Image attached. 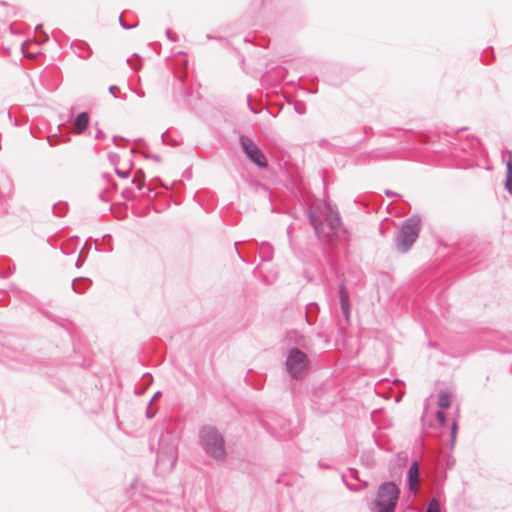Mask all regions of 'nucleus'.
I'll return each mask as SVG.
<instances>
[{
	"mask_svg": "<svg viewBox=\"0 0 512 512\" xmlns=\"http://www.w3.org/2000/svg\"><path fill=\"white\" fill-rule=\"evenodd\" d=\"M295 111L302 115V114H305L306 113V106L304 103H300V104H297L295 105Z\"/></svg>",
	"mask_w": 512,
	"mask_h": 512,
	"instance_id": "obj_32",
	"label": "nucleus"
},
{
	"mask_svg": "<svg viewBox=\"0 0 512 512\" xmlns=\"http://www.w3.org/2000/svg\"><path fill=\"white\" fill-rule=\"evenodd\" d=\"M111 240H112V236H111L110 234H105V235L103 236V238H102V242H103V244H107V245H110ZM105 251H106V252H110V251H112V247H111V246H109V248H108V249H106Z\"/></svg>",
	"mask_w": 512,
	"mask_h": 512,
	"instance_id": "obj_30",
	"label": "nucleus"
},
{
	"mask_svg": "<svg viewBox=\"0 0 512 512\" xmlns=\"http://www.w3.org/2000/svg\"><path fill=\"white\" fill-rule=\"evenodd\" d=\"M115 173L120 178H128L130 175V170H121V169L115 168Z\"/></svg>",
	"mask_w": 512,
	"mask_h": 512,
	"instance_id": "obj_29",
	"label": "nucleus"
},
{
	"mask_svg": "<svg viewBox=\"0 0 512 512\" xmlns=\"http://www.w3.org/2000/svg\"><path fill=\"white\" fill-rule=\"evenodd\" d=\"M258 253L262 262L271 261L274 255V248L269 242H261L258 245Z\"/></svg>",
	"mask_w": 512,
	"mask_h": 512,
	"instance_id": "obj_13",
	"label": "nucleus"
},
{
	"mask_svg": "<svg viewBox=\"0 0 512 512\" xmlns=\"http://www.w3.org/2000/svg\"><path fill=\"white\" fill-rule=\"evenodd\" d=\"M161 394H162V392H161V391H157V392H155V393H154V395H153V397H152V399H151V400H150V402H149V405H152L153 400H155V399H157L158 397H160V396H161Z\"/></svg>",
	"mask_w": 512,
	"mask_h": 512,
	"instance_id": "obj_42",
	"label": "nucleus"
},
{
	"mask_svg": "<svg viewBox=\"0 0 512 512\" xmlns=\"http://www.w3.org/2000/svg\"><path fill=\"white\" fill-rule=\"evenodd\" d=\"M167 132L168 131H165L164 133H162L161 135V139H162V142L164 144H169V145H172V146H176V145H179L180 143L176 140H170V138L168 137L167 135Z\"/></svg>",
	"mask_w": 512,
	"mask_h": 512,
	"instance_id": "obj_23",
	"label": "nucleus"
},
{
	"mask_svg": "<svg viewBox=\"0 0 512 512\" xmlns=\"http://www.w3.org/2000/svg\"><path fill=\"white\" fill-rule=\"evenodd\" d=\"M277 279V274L276 273H272L270 274L269 276H264L262 278V281L266 284H272L276 281Z\"/></svg>",
	"mask_w": 512,
	"mask_h": 512,
	"instance_id": "obj_27",
	"label": "nucleus"
},
{
	"mask_svg": "<svg viewBox=\"0 0 512 512\" xmlns=\"http://www.w3.org/2000/svg\"><path fill=\"white\" fill-rule=\"evenodd\" d=\"M84 248H82V250L80 251L79 253V256H78V259L76 260L75 262V266L76 268H80L83 266L84 262H85V259H86V255H84Z\"/></svg>",
	"mask_w": 512,
	"mask_h": 512,
	"instance_id": "obj_24",
	"label": "nucleus"
},
{
	"mask_svg": "<svg viewBox=\"0 0 512 512\" xmlns=\"http://www.w3.org/2000/svg\"><path fill=\"white\" fill-rule=\"evenodd\" d=\"M436 417L441 426L446 425V414L443 411H438L436 413Z\"/></svg>",
	"mask_w": 512,
	"mask_h": 512,
	"instance_id": "obj_26",
	"label": "nucleus"
},
{
	"mask_svg": "<svg viewBox=\"0 0 512 512\" xmlns=\"http://www.w3.org/2000/svg\"><path fill=\"white\" fill-rule=\"evenodd\" d=\"M451 445H454L457 434V423L454 421L451 426Z\"/></svg>",
	"mask_w": 512,
	"mask_h": 512,
	"instance_id": "obj_28",
	"label": "nucleus"
},
{
	"mask_svg": "<svg viewBox=\"0 0 512 512\" xmlns=\"http://www.w3.org/2000/svg\"><path fill=\"white\" fill-rule=\"evenodd\" d=\"M125 139L123 137L114 136L113 142L115 145H119V141H124Z\"/></svg>",
	"mask_w": 512,
	"mask_h": 512,
	"instance_id": "obj_44",
	"label": "nucleus"
},
{
	"mask_svg": "<svg viewBox=\"0 0 512 512\" xmlns=\"http://www.w3.org/2000/svg\"><path fill=\"white\" fill-rule=\"evenodd\" d=\"M437 404H438V406L441 409L449 408L450 405H451V394H450V392H448L447 390L440 391V393L438 395Z\"/></svg>",
	"mask_w": 512,
	"mask_h": 512,
	"instance_id": "obj_17",
	"label": "nucleus"
},
{
	"mask_svg": "<svg viewBox=\"0 0 512 512\" xmlns=\"http://www.w3.org/2000/svg\"><path fill=\"white\" fill-rule=\"evenodd\" d=\"M420 480L419 461L413 460L407 470V485L411 492H416Z\"/></svg>",
	"mask_w": 512,
	"mask_h": 512,
	"instance_id": "obj_9",
	"label": "nucleus"
},
{
	"mask_svg": "<svg viewBox=\"0 0 512 512\" xmlns=\"http://www.w3.org/2000/svg\"><path fill=\"white\" fill-rule=\"evenodd\" d=\"M452 464H453V463H451V462H447V467L449 468V467H450V465H452Z\"/></svg>",
	"mask_w": 512,
	"mask_h": 512,
	"instance_id": "obj_60",
	"label": "nucleus"
},
{
	"mask_svg": "<svg viewBox=\"0 0 512 512\" xmlns=\"http://www.w3.org/2000/svg\"><path fill=\"white\" fill-rule=\"evenodd\" d=\"M420 230V216L412 215L405 219L394 236L396 249L401 253L408 252L418 239Z\"/></svg>",
	"mask_w": 512,
	"mask_h": 512,
	"instance_id": "obj_3",
	"label": "nucleus"
},
{
	"mask_svg": "<svg viewBox=\"0 0 512 512\" xmlns=\"http://www.w3.org/2000/svg\"><path fill=\"white\" fill-rule=\"evenodd\" d=\"M44 315H45L47 318H51V319H52V316H51V314H50V313L46 312V313H44Z\"/></svg>",
	"mask_w": 512,
	"mask_h": 512,
	"instance_id": "obj_56",
	"label": "nucleus"
},
{
	"mask_svg": "<svg viewBox=\"0 0 512 512\" xmlns=\"http://www.w3.org/2000/svg\"><path fill=\"white\" fill-rule=\"evenodd\" d=\"M11 270L0 272V277L6 278L11 275Z\"/></svg>",
	"mask_w": 512,
	"mask_h": 512,
	"instance_id": "obj_45",
	"label": "nucleus"
},
{
	"mask_svg": "<svg viewBox=\"0 0 512 512\" xmlns=\"http://www.w3.org/2000/svg\"><path fill=\"white\" fill-rule=\"evenodd\" d=\"M308 217L311 225L314 228L316 235L321 237H327L332 239L334 237H340V233H345V229L342 224L341 217L338 211H335L331 205L327 206V213L325 214V223H322L320 218L315 215L312 210L308 211Z\"/></svg>",
	"mask_w": 512,
	"mask_h": 512,
	"instance_id": "obj_2",
	"label": "nucleus"
},
{
	"mask_svg": "<svg viewBox=\"0 0 512 512\" xmlns=\"http://www.w3.org/2000/svg\"><path fill=\"white\" fill-rule=\"evenodd\" d=\"M504 186L507 192L512 195V162L510 160L506 164V177Z\"/></svg>",
	"mask_w": 512,
	"mask_h": 512,
	"instance_id": "obj_18",
	"label": "nucleus"
},
{
	"mask_svg": "<svg viewBox=\"0 0 512 512\" xmlns=\"http://www.w3.org/2000/svg\"><path fill=\"white\" fill-rule=\"evenodd\" d=\"M47 141H48L50 146L57 145V141H58L57 134H53V135L48 136Z\"/></svg>",
	"mask_w": 512,
	"mask_h": 512,
	"instance_id": "obj_33",
	"label": "nucleus"
},
{
	"mask_svg": "<svg viewBox=\"0 0 512 512\" xmlns=\"http://www.w3.org/2000/svg\"><path fill=\"white\" fill-rule=\"evenodd\" d=\"M327 143H328V141L326 139H322V140L319 141V146L320 147H324V145L327 144Z\"/></svg>",
	"mask_w": 512,
	"mask_h": 512,
	"instance_id": "obj_52",
	"label": "nucleus"
},
{
	"mask_svg": "<svg viewBox=\"0 0 512 512\" xmlns=\"http://www.w3.org/2000/svg\"><path fill=\"white\" fill-rule=\"evenodd\" d=\"M132 166H133V163L131 162L128 170L132 169Z\"/></svg>",
	"mask_w": 512,
	"mask_h": 512,
	"instance_id": "obj_61",
	"label": "nucleus"
},
{
	"mask_svg": "<svg viewBox=\"0 0 512 512\" xmlns=\"http://www.w3.org/2000/svg\"><path fill=\"white\" fill-rule=\"evenodd\" d=\"M144 157L146 159H152L153 161L155 162H160L161 161V156L158 155V154H149V153H144Z\"/></svg>",
	"mask_w": 512,
	"mask_h": 512,
	"instance_id": "obj_31",
	"label": "nucleus"
},
{
	"mask_svg": "<svg viewBox=\"0 0 512 512\" xmlns=\"http://www.w3.org/2000/svg\"><path fill=\"white\" fill-rule=\"evenodd\" d=\"M178 458L177 440L171 434H162L156 456L155 471L164 476L170 473Z\"/></svg>",
	"mask_w": 512,
	"mask_h": 512,
	"instance_id": "obj_1",
	"label": "nucleus"
},
{
	"mask_svg": "<svg viewBox=\"0 0 512 512\" xmlns=\"http://www.w3.org/2000/svg\"><path fill=\"white\" fill-rule=\"evenodd\" d=\"M400 496V488L393 481L381 483L372 502L373 512H395Z\"/></svg>",
	"mask_w": 512,
	"mask_h": 512,
	"instance_id": "obj_4",
	"label": "nucleus"
},
{
	"mask_svg": "<svg viewBox=\"0 0 512 512\" xmlns=\"http://www.w3.org/2000/svg\"><path fill=\"white\" fill-rule=\"evenodd\" d=\"M385 193H386V195H387V196H389V197H390V196H399L397 193L392 192V191H390V190H386V192H385Z\"/></svg>",
	"mask_w": 512,
	"mask_h": 512,
	"instance_id": "obj_50",
	"label": "nucleus"
},
{
	"mask_svg": "<svg viewBox=\"0 0 512 512\" xmlns=\"http://www.w3.org/2000/svg\"><path fill=\"white\" fill-rule=\"evenodd\" d=\"M339 298H340V307H341L342 314L344 315L346 321L349 322L350 314H351V304H350L349 292L346 288L344 281H342L339 284Z\"/></svg>",
	"mask_w": 512,
	"mask_h": 512,
	"instance_id": "obj_10",
	"label": "nucleus"
},
{
	"mask_svg": "<svg viewBox=\"0 0 512 512\" xmlns=\"http://www.w3.org/2000/svg\"><path fill=\"white\" fill-rule=\"evenodd\" d=\"M366 465H367L368 467L372 465V464L370 463V459H369V458H367V459H366Z\"/></svg>",
	"mask_w": 512,
	"mask_h": 512,
	"instance_id": "obj_54",
	"label": "nucleus"
},
{
	"mask_svg": "<svg viewBox=\"0 0 512 512\" xmlns=\"http://www.w3.org/2000/svg\"><path fill=\"white\" fill-rule=\"evenodd\" d=\"M239 144L245 156L260 169L268 167V160L259 146L247 135L239 136Z\"/></svg>",
	"mask_w": 512,
	"mask_h": 512,
	"instance_id": "obj_7",
	"label": "nucleus"
},
{
	"mask_svg": "<svg viewBox=\"0 0 512 512\" xmlns=\"http://www.w3.org/2000/svg\"><path fill=\"white\" fill-rule=\"evenodd\" d=\"M349 471L352 472V477L355 479V480H358V471L354 468H349Z\"/></svg>",
	"mask_w": 512,
	"mask_h": 512,
	"instance_id": "obj_43",
	"label": "nucleus"
},
{
	"mask_svg": "<svg viewBox=\"0 0 512 512\" xmlns=\"http://www.w3.org/2000/svg\"><path fill=\"white\" fill-rule=\"evenodd\" d=\"M463 130H466V127H462V128H460V129H458V130H457V132H459V131H463Z\"/></svg>",
	"mask_w": 512,
	"mask_h": 512,
	"instance_id": "obj_58",
	"label": "nucleus"
},
{
	"mask_svg": "<svg viewBox=\"0 0 512 512\" xmlns=\"http://www.w3.org/2000/svg\"><path fill=\"white\" fill-rule=\"evenodd\" d=\"M253 274L254 276H257V277H261L262 276V271L260 269L259 266H257L254 270H253Z\"/></svg>",
	"mask_w": 512,
	"mask_h": 512,
	"instance_id": "obj_41",
	"label": "nucleus"
},
{
	"mask_svg": "<svg viewBox=\"0 0 512 512\" xmlns=\"http://www.w3.org/2000/svg\"><path fill=\"white\" fill-rule=\"evenodd\" d=\"M319 306L316 302H310L306 305L305 317L309 325H313L316 321Z\"/></svg>",
	"mask_w": 512,
	"mask_h": 512,
	"instance_id": "obj_15",
	"label": "nucleus"
},
{
	"mask_svg": "<svg viewBox=\"0 0 512 512\" xmlns=\"http://www.w3.org/2000/svg\"><path fill=\"white\" fill-rule=\"evenodd\" d=\"M135 94L140 98L145 97V92L142 89L136 90Z\"/></svg>",
	"mask_w": 512,
	"mask_h": 512,
	"instance_id": "obj_46",
	"label": "nucleus"
},
{
	"mask_svg": "<svg viewBox=\"0 0 512 512\" xmlns=\"http://www.w3.org/2000/svg\"><path fill=\"white\" fill-rule=\"evenodd\" d=\"M309 358L299 348H291L287 354L285 367L289 376L293 379H301L309 367Z\"/></svg>",
	"mask_w": 512,
	"mask_h": 512,
	"instance_id": "obj_6",
	"label": "nucleus"
},
{
	"mask_svg": "<svg viewBox=\"0 0 512 512\" xmlns=\"http://www.w3.org/2000/svg\"><path fill=\"white\" fill-rule=\"evenodd\" d=\"M92 284L91 279L86 277H77L72 281V289L76 293H84Z\"/></svg>",
	"mask_w": 512,
	"mask_h": 512,
	"instance_id": "obj_14",
	"label": "nucleus"
},
{
	"mask_svg": "<svg viewBox=\"0 0 512 512\" xmlns=\"http://www.w3.org/2000/svg\"><path fill=\"white\" fill-rule=\"evenodd\" d=\"M166 35H167V37H168L171 41H173V42L177 41V37L173 36V34H172V32H171V30H170V29H167V30H166Z\"/></svg>",
	"mask_w": 512,
	"mask_h": 512,
	"instance_id": "obj_40",
	"label": "nucleus"
},
{
	"mask_svg": "<svg viewBox=\"0 0 512 512\" xmlns=\"http://www.w3.org/2000/svg\"><path fill=\"white\" fill-rule=\"evenodd\" d=\"M132 166H133V163L131 162L128 170L132 169Z\"/></svg>",
	"mask_w": 512,
	"mask_h": 512,
	"instance_id": "obj_62",
	"label": "nucleus"
},
{
	"mask_svg": "<svg viewBox=\"0 0 512 512\" xmlns=\"http://www.w3.org/2000/svg\"><path fill=\"white\" fill-rule=\"evenodd\" d=\"M290 335L297 336V332H296V331L290 332V333H289V336H290Z\"/></svg>",
	"mask_w": 512,
	"mask_h": 512,
	"instance_id": "obj_57",
	"label": "nucleus"
},
{
	"mask_svg": "<svg viewBox=\"0 0 512 512\" xmlns=\"http://www.w3.org/2000/svg\"><path fill=\"white\" fill-rule=\"evenodd\" d=\"M153 191L152 188H148V194L151 193Z\"/></svg>",
	"mask_w": 512,
	"mask_h": 512,
	"instance_id": "obj_59",
	"label": "nucleus"
},
{
	"mask_svg": "<svg viewBox=\"0 0 512 512\" xmlns=\"http://www.w3.org/2000/svg\"><path fill=\"white\" fill-rule=\"evenodd\" d=\"M118 90H119V87H118V86H116V85H111V86L109 87V92H110V94H111L114 98H117L116 91H118Z\"/></svg>",
	"mask_w": 512,
	"mask_h": 512,
	"instance_id": "obj_39",
	"label": "nucleus"
},
{
	"mask_svg": "<svg viewBox=\"0 0 512 512\" xmlns=\"http://www.w3.org/2000/svg\"><path fill=\"white\" fill-rule=\"evenodd\" d=\"M72 51L82 59H88L92 55V49L89 44L82 40H74L71 43Z\"/></svg>",
	"mask_w": 512,
	"mask_h": 512,
	"instance_id": "obj_11",
	"label": "nucleus"
},
{
	"mask_svg": "<svg viewBox=\"0 0 512 512\" xmlns=\"http://www.w3.org/2000/svg\"><path fill=\"white\" fill-rule=\"evenodd\" d=\"M183 98H184V101L185 103L189 106V107H194L195 106V102L197 100H199V93L196 92L195 94L193 93L192 89L190 88H183Z\"/></svg>",
	"mask_w": 512,
	"mask_h": 512,
	"instance_id": "obj_16",
	"label": "nucleus"
},
{
	"mask_svg": "<svg viewBox=\"0 0 512 512\" xmlns=\"http://www.w3.org/2000/svg\"><path fill=\"white\" fill-rule=\"evenodd\" d=\"M425 512H441L439 501L435 498L431 499Z\"/></svg>",
	"mask_w": 512,
	"mask_h": 512,
	"instance_id": "obj_21",
	"label": "nucleus"
},
{
	"mask_svg": "<svg viewBox=\"0 0 512 512\" xmlns=\"http://www.w3.org/2000/svg\"><path fill=\"white\" fill-rule=\"evenodd\" d=\"M95 126L97 128L95 139L96 140H103L105 138L104 132L100 128H98V123H96Z\"/></svg>",
	"mask_w": 512,
	"mask_h": 512,
	"instance_id": "obj_37",
	"label": "nucleus"
},
{
	"mask_svg": "<svg viewBox=\"0 0 512 512\" xmlns=\"http://www.w3.org/2000/svg\"><path fill=\"white\" fill-rule=\"evenodd\" d=\"M263 426L267 429V431L276 439L281 441H286L292 437V432L290 429V422L286 419H280L279 421V431L275 430V427L271 424H263Z\"/></svg>",
	"mask_w": 512,
	"mask_h": 512,
	"instance_id": "obj_8",
	"label": "nucleus"
},
{
	"mask_svg": "<svg viewBox=\"0 0 512 512\" xmlns=\"http://www.w3.org/2000/svg\"><path fill=\"white\" fill-rule=\"evenodd\" d=\"M35 33L37 35H39V37H42L44 42L48 41L49 39V36L43 31V25L42 24H38L36 27H35Z\"/></svg>",
	"mask_w": 512,
	"mask_h": 512,
	"instance_id": "obj_22",
	"label": "nucleus"
},
{
	"mask_svg": "<svg viewBox=\"0 0 512 512\" xmlns=\"http://www.w3.org/2000/svg\"><path fill=\"white\" fill-rule=\"evenodd\" d=\"M127 63L136 71L140 69V66H135L130 59L127 60Z\"/></svg>",
	"mask_w": 512,
	"mask_h": 512,
	"instance_id": "obj_49",
	"label": "nucleus"
},
{
	"mask_svg": "<svg viewBox=\"0 0 512 512\" xmlns=\"http://www.w3.org/2000/svg\"><path fill=\"white\" fill-rule=\"evenodd\" d=\"M99 198H100L102 201H105V202H107V201H108V199L106 198V196H105V193H104V192H102V193H100V194H99Z\"/></svg>",
	"mask_w": 512,
	"mask_h": 512,
	"instance_id": "obj_51",
	"label": "nucleus"
},
{
	"mask_svg": "<svg viewBox=\"0 0 512 512\" xmlns=\"http://www.w3.org/2000/svg\"><path fill=\"white\" fill-rule=\"evenodd\" d=\"M119 23H120L121 27H122L123 29H125V30H129V29H131V28H134V27H135V25H128V24H126V23L124 22V20H123V14H121V15H120V17H119Z\"/></svg>",
	"mask_w": 512,
	"mask_h": 512,
	"instance_id": "obj_34",
	"label": "nucleus"
},
{
	"mask_svg": "<svg viewBox=\"0 0 512 512\" xmlns=\"http://www.w3.org/2000/svg\"><path fill=\"white\" fill-rule=\"evenodd\" d=\"M132 183L136 185L138 190H142L145 186V173L143 170L139 169L135 172V175L132 179Z\"/></svg>",
	"mask_w": 512,
	"mask_h": 512,
	"instance_id": "obj_19",
	"label": "nucleus"
},
{
	"mask_svg": "<svg viewBox=\"0 0 512 512\" xmlns=\"http://www.w3.org/2000/svg\"><path fill=\"white\" fill-rule=\"evenodd\" d=\"M287 235H288V238H289V241H290V246L293 247L292 238H291V226H289L287 228Z\"/></svg>",
	"mask_w": 512,
	"mask_h": 512,
	"instance_id": "obj_47",
	"label": "nucleus"
},
{
	"mask_svg": "<svg viewBox=\"0 0 512 512\" xmlns=\"http://www.w3.org/2000/svg\"><path fill=\"white\" fill-rule=\"evenodd\" d=\"M341 478H342V481H343V483L345 484V486H346L350 491H358V488H356L355 486L351 485L350 483H348V482L346 481V476H345V474H342Z\"/></svg>",
	"mask_w": 512,
	"mask_h": 512,
	"instance_id": "obj_36",
	"label": "nucleus"
},
{
	"mask_svg": "<svg viewBox=\"0 0 512 512\" xmlns=\"http://www.w3.org/2000/svg\"><path fill=\"white\" fill-rule=\"evenodd\" d=\"M122 197L126 200H133L135 198V193L132 189L127 188L122 191Z\"/></svg>",
	"mask_w": 512,
	"mask_h": 512,
	"instance_id": "obj_25",
	"label": "nucleus"
},
{
	"mask_svg": "<svg viewBox=\"0 0 512 512\" xmlns=\"http://www.w3.org/2000/svg\"><path fill=\"white\" fill-rule=\"evenodd\" d=\"M67 211L68 204L66 202H58L53 205V213L58 217L64 216Z\"/></svg>",
	"mask_w": 512,
	"mask_h": 512,
	"instance_id": "obj_20",
	"label": "nucleus"
},
{
	"mask_svg": "<svg viewBox=\"0 0 512 512\" xmlns=\"http://www.w3.org/2000/svg\"><path fill=\"white\" fill-rule=\"evenodd\" d=\"M5 185H6V188H7V191L6 192H0V195L1 196H6L10 193L11 191V188H12V183L9 179H5Z\"/></svg>",
	"mask_w": 512,
	"mask_h": 512,
	"instance_id": "obj_35",
	"label": "nucleus"
},
{
	"mask_svg": "<svg viewBox=\"0 0 512 512\" xmlns=\"http://www.w3.org/2000/svg\"><path fill=\"white\" fill-rule=\"evenodd\" d=\"M89 121V114L87 112H80L74 120L76 126L75 133L78 135L83 134L89 126Z\"/></svg>",
	"mask_w": 512,
	"mask_h": 512,
	"instance_id": "obj_12",
	"label": "nucleus"
},
{
	"mask_svg": "<svg viewBox=\"0 0 512 512\" xmlns=\"http://www.w3.org/2000/svg\"><path fill=\"white\" fill-rule=\"evenodd\" d=\"M250 109H251V111H252L253 113H255V114L259 112L258 110L254 109V108H253V107H251V106H250Z\"/></svg>",
	"mask_w": 512,
	"mask_h": 512,
	"instance_id": "obj_55",
	"label": "nucleus"
},
{
	"mask_svg": "<svg viewBox=\"0 0 512 512\" xmlns=\"http://www.w3.org/2000/svg\"><path fill=\"white\" fill-rule=\"evenodd\" d=\"M200 444L204 451L216 460H224L226 457L223 436L213 426H203L199 431Z\"/></svg>",
	"mask_w": 512,
	"mask_h": 512,
	"instance_id": "obj_5",
	"label": "nucleus"
},
{
	"mask_svg": "<svg viewBox=\"0 0 512 512\" xmlns=\"http://www.w3.org/2000/svg\"><path fill=\"white\" fill-rule=\"evenodd\" d=\"M318 466H319V468H321V469H328V468H330V466H329L328 464H325V463H323L322 461H319V462H318Z\"/></svg>",
	"mask_w": 512,
	"mask_h": 512,
	"instance_id": "obj_48",
	"label": "nucleus"
},
{
	"mask_svg": "<svg viewBox=\"0 0 512 512\" xmlns=\"http://www.w3.org/2000/svg\"><path fill=\"white\" fill-rule=\"evenodd\" d=\"M235 249H236V252H237V254H238L239 258H240V259H242L243 261H246V260L243 258V256L240 254V252L238 251V249H237V243H235Z\"/></svg>",
	"mask_w": 512,
	"mask_h": 512,
	"instance_id": "obj_53",
	"label": "nucleus"
},
{
	"mask_svg": "<svg viewBox=\"0 0 512 512\" xmlns=\"http://www.w3.org/2000/svg\"><path fill=\"white\" fill-rule=\"evenodd\" d=\"M151 406L152 405L148 404V408L146 410V417L148 419H152L155 416V414H156V410H153Z\"/></svg>",
	"mask_w": 512,
	"mask_h": 512,
	"instance_id": "obj_38",
	"label": "nucleus"
}]
</instances>
